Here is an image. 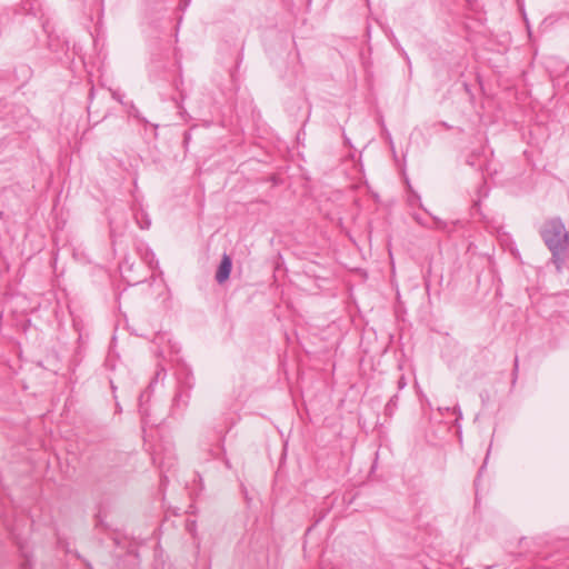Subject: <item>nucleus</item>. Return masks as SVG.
<instances>
[{
	"mask_svg": "<svg viewBox=\"0 0 569 569\" xmlns=\"http://www.w3.org/2000/svg\"><path fill=\"white\" fill-rule=\"evenodd\" d=\"M540 234L552 252L553 262L557 268H561L559 256L566 251L569 244V234L566 230L563 222L559 218L547 220L540 229Z\"/></svg>",
	"mask_w": 569,
	"mask_h": 569,
	"instance_id": "nucleus-1",
	"label": "nucleus"
},
{
	"mask_svg": "<svg viewBox=\"0 0 569 569\" xmlns=\"http://www.w3.org/2000/svg\"><path fill=\"white\" fill-rule=\"evenodd\" d=\"M232 268L231 258L228 254H223L219 268L216 273V280L219 283H223L228 280Z\"/></svg>",
	"mask_w": 569,
	"mask_h": 569,
	"instance_id": "nucleus-2",
	"label": "nucleus"
}]
</instances>
